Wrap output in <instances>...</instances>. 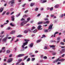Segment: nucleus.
Masks as SVG:
<instances>
[{"instance_id":"f257e3e1","label":"nucleus","mask_w":65,"mask_h":65,"mask_svg":"<svg viewBox=\"0 0 65 65\" xmlns=\"http://www.w3.org/2000/svg\"><path fill=\"white\" fill-rule=\"evenodd\" d=\"M24 41H26V42L25 43H23V44L21 46V47L22 48L21 50V51L22 52V51H24L25 50V49L28 48V46H26L25 47H24V46L26 45H27V43H28V42L29 41V40L25 39L24 40Z\"/></svg>"},{"instance_id":"f03ea898","label":"nucleus","mask_w":65,"mask_h":65,"mask_svg":"<svg viewBox=\"0 0 65 65\" xmlns=\"http://www.w3.org/2000/svg\"><path fill=\"white\" fill-rule=\"evenodd\" d=\"M53 24H51L49 26L48 28V30H45L44 31L45 32H50L52 29Z\"/></svg>"},{"instance_id":"7ed1b4c3","label":"nucleus","mask_w":65,"mask_h":65,"mask_svg":"<svg viewBox=\"0 0 65 65\" xmlns=\"http://www.w3.org/2000/svg\"><path fill=\"white\" fill-rule=\"evenodd\" d=\"M65 60L64 59H59V58H58L54 62V63H56V62H58V61H59L60 62H63L64 61H65Z\"/></svg>"},{"instance_id":"20e7f679","label":"nucleus","mask_w":65,"mask_h":65,"mask_svg":"<svg viewBox=\"0 0 65 65\" xmlns=\"http://www.w3.org/2000/svg\"><path fill=\"white\" fill-rule=\"evenodd\" d=\"M27 22H28V21H24L21 23L20 24V25L22 26H24V24H26Z\"/></svg>"},{"instance_id":"39448f33","label":"nucleus","mask_w":65,"mask_h":65,"mask_svg":"<svg viewBox=\"0 0 65 65\" xmlns=\"http://www.w3.org/2000/svg\"><path fill=\"white\" fill-rule=\"evenodd\" d=\"M13 59L12 58H10L8 59L7 61L8 63H11L13 60Z\"/></svg>"},{"instance_id":"423d86ee","label":"nucleus","mask_w":65,"mask_h":65,"mask_svg":"<svg viewBox=\"0 0 65 65\" xmlns=\"http://www.w3.org/2000/svg\"><path fill=\"white\" fill-rule=\"evenodd\" d=\"M25 56V54H20L17 56V58H19L20 57H23V56Z\"/></svg>"},{"instance_id":"0eeeda50","label":"nucleus","mask_w":65,"mask_h":65,"mask_svg":"<svg viewBox=\"0 0 65 65\" xmlns=\"http://www.w3.org/2000/svg\"><path fill=\"white\" fill-rule=\"evenodd\" d=\"M49 46L51 48H52V49H53V50H55L56 49V48H55V46L54 45H49Z\"/></svg>"},{"instance_id":"6e6552de","label":"nucleus","mask_w":65,"mask_h":65,"mask_svg":"<svg viewBox=\"0 0 65 65\" xmlns=\"http://www.w3.org/2000/svg\"><path fill=\"white\" fill-rule=\"evenodd\" d=\"M61 51H60V53L61 54H62L63 53H65V49H62L61 50Z\"/></svg>"},{"instance_id":"1a4fd4ad","label":"nucleus","mask_w":65,"mask_h":65,"mask_svg":"<svg viewBox=\"0 0 65 65\" xmlns=\"http://www.w3.org/2000/svg\"><path fill=\"white\" fill-rule=\"evenodd\" d=\"M7 39V38H5L3 39V41L4 42H6Z\"/></svg>"},{"instance_id":"9d476101","label":"nucleus","mask_w":65,"mask_h":65,"mask_svg":"<svg viewBox=\"0 0 65 65\" xmlns=\"http://www.w3.org/2000/svg\"><path fill=\"white\" fill-rule=\"evenodd\" d=\"M47 2L46 0H44L43 1V0H40V2L41 3H44L45 2Z\"/></svg>"},{"instance_id":"9b49d317","label":"nucleus","mask_w":65,"mask_h":65,"mask_svg":"<svg viewBox=\"0 0 65 65\" xmlns=\"http://www.w3.org/2000/svg\"><path fill=\"white\" fill-rule=\"evenodd\" d=\"M11 18L12 19V21H14V16L13 15L12 16Z\"/></svg>"},{"instance_id":"f8f14e48","label":"nucleus","mask_w":65,"mask_h":65,"mask_svg":"<svg viewBox=\"0 0 65 65\" xmlns=\"http://www.w3.org/2000/svg\"><path fill=\"white\" fill-rule=\"evenodd\" d=\"M41 27V25H39L38 26V30H42V28H40Z\"/></svg>"},{"instance_id":"ddd939ff","label":"nucleus","mask_w":65,"mask_h":65,"mask_svg":"<svg viewBox=\"0 0 65 65\" xmlns=\"http://www.w3.org/2000/svg\"><path fill=\"white\" fill-rule=\"evenodd\" d=\"M60 37H59L57 38V43H58V42H60Z\"/></svg>"},{"instance_id":"4468645a","label":"nucleus","mask_w":65,"mask_h":65,"mask_svg":"<svg viewBox=\"0 0 65 65\" xmlns=\"http://www.w3.org/2000/svg\"><path fill=\"white\" fill-rule=\"evenodd\" d=\"M35 4V3H31L30 4V6L31 7H32L33 6H34V5Z\"/></svg>"},{"instance_id":"2eb2a0df","label":"nucleus","mask_w":65,"mask_h":65,"mask_svg":"<svg viewBox=\"0 0 65 65\" xmlns=\"http://www.w3.org/2000/svg\"><path fill=\"white\" fill-rule=\"evenodd\" d=\"M33 44H34L33 43H31L30 44V45H29L30 47H32L33 46Z\"/></svg>"},{"instance_id":"dca6fc26","label":"nucleus","mask_w":65,"mask_h":65,"mask_svg":"<svg viewBox=\"0 0 65 65\" xmlns=\"http://www.w3.org/2000/svg\"><path fill=\"white\" fill-rule=\"evenodd\" d=\"M58 33H59V32H55L54 34V37H55L56 36V34H58Z\"/></svg>"},{"instance_id":"f3484780","label":"nucleus","mask_w":65,"mask_h":65,"mask_svg":"<svg viewBox=\"0 0 65 65\" xmlns=\"http://www.w3.org/2000/svg\"><path fill=\"white\" fill-rule=\"evenodd\" d=\"M15 38V37H13L12 38V40L10 41V42H12V41H13V40Z\"/></svg>"},{"instance_id":"a211bd4d","label":"nucleus","mask_w":65,"mask_h":65,"mask_svg":"<svg viewBox=\"0 0 65 65\" xmlns=\"http://www.w3.org/2000/svg\"><path fill=\"white\" fill-rule=\"evenodd\" d=\"M15 33V31L14 30H13L11 32H10V34H14Z\"/></svg>"},{"instance_id":"6ab92c4d","label":"nucleus","mask_w":65,"mask_h":65,"mask_svg":"<svg viewBox=\"0 0 65 65\" xmlns=\"http://www.w3.org/2000/svg\"><path fill=\"white\" fill-rule=\"evenodd\" d=\"M50 22V21H46V22H44L43 23V24H48L49 23V22Z\"/></svg>"},{"instance_id":"aec40b11","label":"nucleus","mask_w":65,"mask_h":65,"mask_svg":"<svg viewBox=\"0 0 65 65\" xmlns=\"http://www.w3.org/2000/svg\"><path fill=\"white\" fill-rule=\"evenodd\" d=\"M3 8H1L0 9V12L1 13L2 11H3Z\"/></svg>"},{"instance_id":"412c9836","label":"nucleus","mask_w":65,"mask_h":65,"mask_svg":"<svg viewBox=\"0 0 65 65\" xmlns=\"http://www.w3.org/2000/svg\"><path fill=\"white\" fill-rule=\"evenodd\" d=\"M38 9H39V8H36L35 9V11H37L38 10Z\"/></svg>"},{"instance_id":"4be33fe9","label":"nucleus","mask_w":65,"mask_h":65,"mask_svg":"<svg viewBox=\"0 0 65 65\" xmlns=\"http://www.w3.org/2000/svg\"><path fill=\"white\" fill-rule=\"evenodd\" d=\"M28 57V56H25V57L24 58V59H23V60H26V59Z\"/></svg>"},{"instance_id":"5701e85b","label":"nucleus","mask_w":65,"mask_h":65,"mask_svg":"<svg viewBox=\"0 0 65 65\" xmlns=\"http://www.w3.org/2000/svg\"><path fill=\"white\" fill-rule=\"evenodd\" d=\"M10 3H11V4H13L14 3V1H12L10 2Z\"/></svg>"},{"instance_id":"b1692460","label":"nucleus","mask_w":65,"mask_h":65,"mask_svg":"<svg viewBox=\"0 0 65 65\" xmlns=\"http://www.w3.org/2000/svg\"><path fill=\"white\" fill-rule=\"evenodd\" d=\"M43 23L42 22H40L38 23V25H40V24H42Z\"/></svg>"},{"instance_id":"393cba45","label":"nucleus","mask_w":65,"mask_h":65,"mask_svg":"<svg viewBox=\"0 0 65 65\" xmlns=\"http://www.w3.org/2000/svg\"><path fill=\"white\" fill-rule=\"evenodd\" d=\"M41 41V40H39L37 41V43H39Z\"/></svg>"},{"instance_id":"a878e982","label":"nucleus","mask_w":65,"mask_h":65,"mask_svg":"<svg viewBox=\"0 0 65 65\" xmlns=\"http://www.w3.org/2000/svg\"><path fill=\"white\" fill-rule=\"evenodd\" d=\"M54 7L55 8H58V7H59V5H55Z\"/></svg>"},{"instance_id":"bb28decb","label":"nucleus","mask_w":65,"mask_h":65,"mask_svg":"<svg viewBox=\"0 0 65 65\" xmlns=\"http://www.w3.org/2000/svg\"><path fill=\"white\" fill-rule=\"evenodd\" d=\"M30 58H29L27 60L26 62H29V61H30Z\"/></svg>"},{"instance_id":"cd10ccee","label":"nucleus","mask_w":65,"mask_h":65,"mask_svg":"<svg viewBox=\"0 0 65 65\" xmlns=\"http://www.w3.org/2000/svg\"><path fill=\"white\" fill-rule=\"evenodd\" d=\"M63 15V14H61L60 15V16L59 17L60 18H62V17H63V15Z\"/></svg>"},{"instance_id":"c85d7f7f","label":"nucleus","mask_w":65,"mask_h":65,"mask_svg":"<svg viewBox=\"0 0 65 65\" xmlns=\"http://www.w3.org/2000/svg\"><path fill=\"white\" fill-rule=\"evenodd\" d=\"M35 58H32L31 61H34L35 60Z\"/></svg>"},{"instance_id":"c756f323","label":"nucleus","mask_w":65,"mask_h":65,"mask_svg":"<svg viewBox=\"0 0 65 65\" xmlns=\"http://www.w3.org/2000/svg\"><path fill=\"white\" fill-rule=\"evenodd\" d=\"M37 31V30L36 29H35L33 31V33H36Z\"/></svg>"},{"instance_id":"7c9ffc66","label":"nucleus","mask_w":65,"mask_h":65,"mask_svg":"<svg viewBox=\"0 0 65 65\" xmlns=\"http://www.w3.org/2000/svg\"><path fill=\"white\" fill-rule=\"evenodd\" d=\"M6 12L5 11H4L3 12V13L2 14V15H4V14H5V13Z\"/></svg>"},{"instance_id":"2f4dec72","label":"nucleus","mask_w":65,"mask_h":65,"mask_svg":"<svg viewBox=\"0 0 65 65\" xmlns=\"http://www.w3.org/2000/svg\"><path fill=\"white\" fill-rule=\"evenodd\" d=\"M50 10L51 11H52L53 10V7H51L50 8Z\"/></svg>"},{"instance_id":"473e14b6","label":"nucleus","mask_w":65,"mask_h":65,"mask_svg":"<svg viewBox=\"0 0 65 65\" xmlns=\"http://www.w3.org/2000/svg\"><path fill=\"white\" fill-rule=\"evenodd\" d=\"M28 30H25L24 32L25 33H28Z\"/></svg>"},{"instance_id":"72a5a7b5","label":"nucleus","mask_w":65,"mask_h":65,"mask_svg":"<svg viewBox=\"0 0 65 65\" xmlns=\"http://www.w3.org/2000/svg\"><path fill=\"white\" fill-rule=\"evenodd\" d=\"M22 37V35H19L17 36V37Z\"/></svg>"},{"instance_id":"f704fd0d","label":"nucleus","mask_w":65,"mask_h":65,"mask_svg":"<svg viewBox=\"0 0 65 65\" xmlns=\"http://www.w3.org/2000/svg\"><path fill=\"white\" fill-rule=\"evenodd\" d=\"M6 53L7 54H8L10 53V51L9 50H7L6 51Z\"/></svg>"},{"instance_id":"c9c22d12","label":"nucleus","mask_w":65,"mask_h":65,"mask_svg":"<svg viewBox=\"0 0 65 65\" xmlns=\"http://www.w3.org/2000/svg\"><path fill=\"white\" fill-rule=\"evenodd\" d=\"M35 28H36V27H35L33 26L32 27V29H31V30H33V29H35Z\"/></svg>"},{"instance_id":"e433bc0d","label":"nucleus","mask_w":65,"mask_h":65,"mask_svg":"<svg viewBox=\"0 0 65 65\" xmlns=\"http://www.w3.org/2000/svg\"><path fill=\"white\" fill-rule=\"evenodd\" d=\"M20 65H25V63L24 62H22L20 64Z\"/></svg>"},{"instance_id":"4c0bfd02","label":"nucleus","mask_w":65,"mask_h":65,"mask_svg":"<svg viewBox=\"0 0 65 65\" xmlns=\"http://www.w3.org/2000/svg\"><path fill=\"white\" fill-rule=\"evenodd\" d=\"M52 55H53V56H54V55H56V53L54 52L53 53H52Z\"/></svg>"},{"instance_id":"58836bf2","label":"nucleus","mask_w":65,"mask_h":65,"mask_svg":"<svg viewBox=\"0 0 65 65\" xmlns=\"http://www.w3.org/2000/svg\"><path fill=\"white\" fill-rule=\"evenodd\" d=\"M45 35H43L42 38H45Z\"/></svg>"},{"instance_id":"ea45409f","label":"nucleus","mask_w":65,"mask_h":65,"mask_svg":"<svg viewBox=\"0 0 65 65\" xmlns=\"http://www.w3.org/2000/svg\"><path fill=\"white\" fill-rule=\"evenodd\" d=\"M11 29V27H8L7 28V30H10V29Z\"/></svg>"},{"instance_id":"a19ab883","label":"nucleus","mask_w":65,"mask_h":65,"mask_svg":"<svg viewBox=\"0 0 65 65\" xmlns=\"http://www.w3.org/2000/svg\"><path fill=\"white\" fill-rule=\"evenodd\" d=\"M22 59H20L19 60H18V62H22Z\"/></svg>"},{"instance_id":"79ce46f5","label":"nucleus","mask_w":65,"mask_h":65,"mask_svg":"<svg viewBox=\"0 0 65 65\" xmlns=\"http://www.w3.org/2000/svg\"><path fill=\"white\" fill-rule=\"evenodd\" d=\"M43 58L44 59H47V58L46 56H44Z\"/></svg>"},{"instance_id":"37998d69","label":"nucleus","mask_w":65,"mask_h":65,"mask_svg":"<svg viewBox=\"0 0 65 65\" xmlns=\"http://www.w3.org/2000/svg\"><path fill=\"white\" fill-rule=\"evenodd\" d=\"M20 13L18 15H16V17H19V16H20Z\"/></svg>"},{"instance_id":"c03bdc74","label":"nucleus","mask_w":65,"mask_h":65,"mask_svg":"<svg viewBox=\"0 0 65 65\" xmlns=\"http://www.w3.org/2000/svg\"><path fill=\"white\" fill-rule=\"evenodd\" d=\"M51 17H54V15L53 14H51Z\"/></svg>"},{"instance_id":"a18cd8bd","label":"nucleus","mask_w":65,"mask_h":65,"mask_svg":"<svg viewBox=\"0 0 65 65\" xmlns=\"http://www.w3.org/2000/svg\"><path fill=\"white\" fill-rule=\"evenodd\" d=\"M44 20H45V21H47V20H48V19H47V18H46L44 19Z\"/></svg>"},{"instance_id":"49530a36","label":"nucleus","mask_w":65,"mask_h":65,"mask_svg":"<svg viewBox=\"0 0 65 65\" xmlns=\"http://www.w3.org/2000/svg\"><path fill=\"white\" fill-rule=\"evenodd\" d=\"M20 64V62H19L18 61V62L16 63V65H18V64Z\"/></svg>"},{"instance_id":"de8ad7c7","label":"nucleus","mask_w":65,"mask_h":65,"mask_svg":"<svg viewBox=\"0 0 65 65\" xmlns=\"http://www.w3.org/2000/svg\"><path fill=\"white\" fill-rule=\"evenodd\" d=\"M51 42H56V41H53V40L51 41Z\"/></svg>"},{"instance_id":"09e8293b","label":"nucleus","mask_w":65,"mask_h":65,"mask_svg":"<svg viewBox=\"0 0 65 65\" xmlns=\"http://www.w3.org/2000/svg\"><path fill=\"white\" fill-rule=\"evenodd\" d=\"M47 48V47H46L45 46V47L44 48V50H46Z\"/></svg>"},{"instance_id":"8fccbe9b","label":"nucleus","mask_w":65,"mask_h":65,"mask_svg":"<svg viewBox=\"0 0 65 65\" xmlns=\"http://www.w3.org/2000/svg\"><path fill=\"white\" fill-rule=\"evenodd\" d=\"M30 18H29L27 19V20L28 21H29L30 20Z\"/></svg>"},{"instance_id":"3c124183","label":"nucleus","mask_w":65,"mask_h":65,"mask_svg":"<svg viewBox=\"0 0 65 65\" xmlns=\"http://www.w3.org/2000/svg\"><path fill=\"white\" fill-rule=\"evenodd\" d=\"M65 54H64L62 55L61 56V57H64L65 56Z\"/></svg>"},{"instance_id":"603ef678","label":"nucleus","mask_w":65,"mask_h":65,"mask_svg":"<svg viewBox=\"0 0 65 65\" xmlns=\"http://www.w3.org/2000/svg\"><path fill=\"white\" fill-rule=\"evenodd\" d=\"M1 27H2H2H4V24L1 25Z\"/></svg>"},{"instance_id":"864d4df0","label":"nucleus","mask_w":65,"mask_h":65,"mask_svg":"<svg viewBox=\"0 0 65 65\" xmlns=\"http://www.w3.org/2000/svg\"><path fill=\"white\" fill-rule=\"evenodd\" d=\"M26 17H27V16L26 15H25L23 16V18H26Z\"/></svg>"},{"instance_id":"5fc2aeb1","label":"nucleus","mask_w":65,"mask_h":65,"mask_svg":"<svg viewBox=\"0 0 65 65\" xmlns=\"http://www.w3.org/2000/svg\"><path fill=\"white\" fill-rule=\"evenodd\" d=\"M41 58H43V55H42L41 56Z\"/></svg>"},{"instance_id":"6e6d98bb","label":"nucleus","mask_w":65,"mask_h":65,"mask_svg":"<svg viewBox=\"0 0 65 65\" xmlns=\"http://www.w3.org/2000/svg\"><path fill=\"white\" fill-rule=\"evenodd\" d=\"M3 33H4V31H2V32L1 33V34H3Z\"/></svg>"},{"instance_id":"4d7b16f0","label":"nucleus","mask_w":65,"mask_h":65,"mask_svg":"<svg viewBox=\"0 0 65 65\" xmlns=\"http://www.w3.org/2000/svg\"><path fill=\"white\" fill-rule=\"evenodd\" d=\"M21 21H24L25 20V19L22 18L21 19Z\"/></svg>"},{"instance_id":"13d9d810","label":"nucleus","mask_w":65,"mask_h":65,"mask_svg":"<svg viewBox=\"0 0 65 65\" xmlns=\"http://www.w3.org/2000/svg\"><path fill=\"white\" fill-rule=\"evenodd\" d=\"M7 23H5L3 24L5 26V25H7Z\"/></svg>"},{"instance_id":"bf43d9fd","label":"nucleus","mask_w":65,"mask_h":65,"mask_svg":"<svg viewBox=\"0 0 65 65\" xmlns=\"http://www.w3.org/2000/svg\"><path fill=\"white\" fill-rule=\"evenodd\" d=\"M60 44H62V45H63L64 44V43L62 42H61L60 43Z\"/></svg>"},{"instance_id":"052dcab7","label":"nucleus","mask_w":65,"mask_h":65,"mask_svg":"<svg viewBox=\"0 0 65 65\" xmlns=\"http://www.w3.org/2000/svg\"><path fill=\"white\" fill-rule=\"evenodd\" d=\"M31 57H35V55H31Z\"/></svg>"},{"instance_id":"680f3d73","label":"nucleus","mask_w":65,"mask_h":65,"mask_svg":"<svg viewBox=\"0 0 65 65\" xmlns=\"http://www.w3.org/2000/svg\"><path fill=\"white\" fill-rule=\"evenodd\" d=\"M28 12V10H27L25 12V13H27V12Z\"/></svg>"},{"instance_id":"e2e57ef3","label":"nucleus","mask_w":65,"mask_h":65,"mask_svg":"<svg viewBox=\"0 0 65 65\" xmlns=\"http://www.w3.org/2000/svg\"><path fill=\"white\" fill-rule=\"evenodd\" d=\"M17 47H15L14 48L15 50V52L17 51Z\"/></svg>"},{"instance_id":"0e129e2a","label":"nucleus","mask_w":65,"mask_h":65,"mask_svg":"<svg viewBox=\"0 0 65 65\" xmlns=\"http://www.w3.org/2000/svg\"><path fill=\"white\" fill-rule=\"evenodd\" d=\"M19 41V40L18 39H16V40L15 41V42H17Z\"/></svg>"},{"instance_id":"69168bd1","label":"nucleus","mask_w":65,"mask_h":65,"mask_svg":"<svg viewBox=\"0 0 65 65\" xmlns=\"http://www.w3.org/2000/svg\"><path fill=\"white\" fill-rule=\"evenodd\" d=\"M50 9V7H47V10H49V9Z\"/></svg>"},{"instance_id":"338daca9","label":"nucleus","mask_w":65,"mask_h":65,"mask_svg":"<svg viewBox=\"0 0 65 65\" xmlns=\"http://www.w3.org/2000/svg\"><path fill=\"white\" fill-rule=\"evenodd\" d=\"M43 8H42L41 9H40L41 11H43Z\"/></svg>"},{"instance_id":"774afa93","label":"nucleus","mask_w":65,"mask_h":65,"mask_svg":"<svg viewBox=\"0 0 65 65\" xmlns=\"http://www.w3.org/2000/svg\"><path fill=\"white\" fill-rule=\"evenodd\" d=\"M40 15V14L39 13L38 15H37V17H39Z\"/></svg>"}]
</instances>
